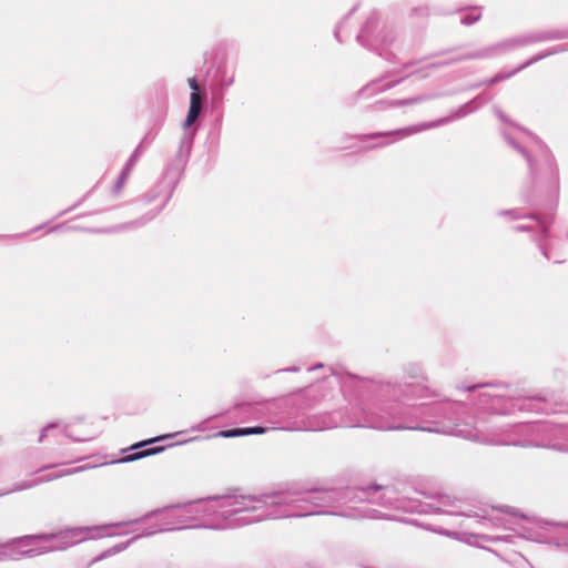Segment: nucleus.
<instances>
[{
	"label": "nucleus",
	"instance_id": "9d476101",
	"mask_svg": "<svg viewBox=\"0 0 568 568\" xmlns=\"http://www.w3.org/2000/svg\"><path fill=\"white\" fill-rule=\"evenodd\" d=\"M202 112L203 110L200 106H189L186 119L183 123V132L180 138L178 149L173 154L181 155L184 156V159L190 160L197 131V128H193V124L197 121Z\"/></svg>",
	"mask_w": 568,
	"mask_h": 568
},
{
	"label": "nucleus",
	"instance_id": "f704fd0d",
	"mask_svg": "<svg viewBox=\"0 0 568 568\" xmlns=\"http://www.w3.org/2000/svg\"><path fill=\"white\" fill-rule=\"evenodd\" d=\"M64 433H65L68 436H70V437H72L73 439H75V440H81V438H79V437H73L72 435L68 434L65 429H64Z\"/></svg>",
	"mask_w": 568,
	"mask_h": 568
},
{
	"label": "nucleus",
	"instance_id": "39448f33",
	"mask_svg": "<svg viewBox=\"0 0 568 568\" xmlns=\"http://www.w3.org/2000/svg\"><path fill=\"white\" fill-rule=\"evenodd\" d=\"M187 162L189 160L184 159V156L176 154H172L168 158L158 182L139 199V201L143 202L144 204H150L156 201H160V204L141 217L126 223L124 225L125 227H141L160 214V212L172 199L178 184L184 175Z\"/></svg>",
	"mask_w": 568,
	"mask_h": 568
},
{
	"label": "nucleus",
	"instance_id": "c85d7f7f",
	"mask_svg": "<svg viewBox=\"0 0 568 568\" xmlns=\"http://www.w3.org/2000/svg\"><path fill=\"white\" fill-rule=\"evenodd\" d=\"M473 440L483 442V443H490V444H505L504 442L498 440H488L486 438H479L478 436L470 437Z\"/></svg>",
	"mask_w": 568,
	"mask_h": 568
},
{
	"label": "nucleus",
	"instance_id": "ddd939ff",
	"mask_svg": "<svg viewBox=\"0 0 568 568\" xmlns=\"http://www.w3.org/2000/svg\"><path fill=\"white\" fill-rule=\"evenodd\" d=\"M438 97H440V94L434 93V94H420V95H416V97L407 98V99H395V100H387V101L379 100L375 103V105L378 109L400 108V106L423 103V102L429 101V100L438 98Z\"/></svg>",
	"mask_w": 568,
	"mask_h": 568
},
{
	"label": "nucleus",
	"instance_id": "b1692460",
	"mask_svg": "<svg viewBox=\"0 0 568 568\" xmlns=\"http://www.w3.org/2000/svg\"><path fill=\"white\" fill-rule=\"evenodd\" d=\"M155 136H156V133H155V132L150 131V132H148V133L142 138V140L140 141V143H139L138 145H141V148H142L143 150H145L146 148H149V146L152 144V142L154 141Z\"/></svg>",
	"mask_w": 568,
	"mask_h": 568
},
{
	"label": "nucleus",
	"instance_id": "2f4dec72",
	"mask_svg": "<svg viewBox=\"0 0 568 568\" xmlns=\"http://www.w3.org/2000/svg\"><path fill=\"white\" fill-rule=\"evenodd\" d=\"M471 101H477V103H480V106L486 103V99L484 94H478L476 98H474Z\"/></svg>",
	"mask_w": 568,
	"mask_h": 568
},
{
	"label": "nucleus",
	"instance_id": "0eeeda50",
	"mask_svg": "<svg viewBox=\"0 0 568 568\" xmlns=\"http://www.w3.org/2000/svg\"><path fill=\"white\" fill-rule=\"evenodd\" d=\"M479 108H480V103H477V101H468V102L464 103L463 105L458 106L457 109L453 110L447 116L440 118V119L435 120L429 123L407 126V128L393 130V131L375 132V133H371V134H358V135H355V138L361 141L381 139L382 141L374 144L372 148L385 146V145L392 144L393 142H395L399 139L406 138V136H408L413 133L419 132L422 130L442 126V125L448 124L450 122H454L456 120H460V119L467 116L468 114L476 112Z\"/></svg>",
	"mask_w": 568,
	"mask_h": 568
},
{
	"label": "nucleus",
	"instance_id": "6e6552de",
	"mask_svg": "<svg viewBox=\"0 0 568 568\" xmlns=\"http://www.w3.org/2000/svg\"><path fill=\"white\" fill-rule=\"evenodd\" d=\"M379 13L373 12L365 21L356 37V40L362 47L376 52L388 61H392L394 54L388 50V48L396 40V31L392 26H383L379 29Z\"/></svg>",
	"mask_w": 568,
	"mask_h": 568
},
{
	"label": "nucleus",
	"instance_id": "4468645a",
	"mask_svg": "<svg viewBox=\"0 0 568 568\" xmlns=\"http://www.w3.org/2000/svg\"><path fill=\"white\" fill-rule=\"evenodd\" d=\"M402 79L397 81H390L387 80L386 78L374 80L357 92V98H369L378 92H383L387 89L393 88Z\"/></svg>",
	"mask_w": 568,
	"mask_h": 568
},
{
	"label": "nucleus",
	"instance_id": "20e7f679",
	"mask_svg": "<svg viewBox=\"0 0 568 568\" xmlns=\"http://www.w3.org/2000/svg\"><path fill=\"white\" fill-rule=\"evenodd\" d=\"M187 162L189 160L184 159V156L176 154H172L168 158L158 182L139 199V201L143 202L144 204H150L156 201H160V204L141 217L126 223L124 225L125 227H141L160 214V212L172 199L178 184L184 175Z\"/></svg>",
	"mask_w": 568,
	"mask_h": 568
},
{
	"label": "nucleus",
	"instance_id": "f03ea898",
	"mask_svg": "<svg viewBox=\"0 0 568 568\" xmlns=\"http://www.w3.org/2000/svg\"><path fill=\"white\" fill-rule=\"evenodd\" d=\"M501 135L508 145L520 153L527 162L528 173L521 189L525 203L538 209V212L523 214L520 209L500 210L498 215L510 220H525L526 223L513 226L514 232L530 234L542 256L548 261L561 264L558 258L559 242L551 235L550 227L555 221V211L559 195L558 168L548 146L537 138H532L528 148L518 143L507 130Z\"/></svg>",
	"mask_w": 568,
	"mask_h": 568
},
{
	"label": "nucleus",
	"instance_id": "c9c22d12",
	"mask_svg": "<svg viewBox=\"0 0 568 568\" xmlns=\"http://www.w3.org/2000/svg\"><path fill=\"white\" fill-rule=\"evenodd\" d=\"M42 227H43L42 225L37 226V227H36V229H33L31 232L38 231V230H40V229H42Z\"/></svg>",
	"mask_w": 568,
	"mask_h": 568
},
{
	"label": "nucleus",
	"instance_id": "1a4fd4ad",
	"mask_svg": "<svg viewBox=\"0 0 568 568\" xmlns=\"http://www.w3.org/2000/svg\"><path fill=\"white\" fill-rule=\"evenodd\" d=\"M236 68L226 61H221L215 65L214 73L210 81L211 99L214 104H221L224 101L226 91L234 84Z\"/></svg>",
	"mask_w": 568,
	"mask_h": 568
},
{
	"label": "nucleus",
	"instance_id": "f257e3e1",
	"mask_svg": "<svg viewBox=\"0 0 568 568\" xmlns=\"http://www.w3.org/2000/svg\"><path fill=\"white\" fill-rule=\"evenodd\" d=\"M333 500L331 490H321L314 487H290L261 496L239 495L207 498L170 508L168 520L155 531L186 528L226 529L267 519L307 516L313 513H288L284 507L298 503H311L320 507L328 505Z\"/></svg>",
	"mask_w": 568,
	"mask_h": 568
},
{
	"label": "nucleus",
	"instance_id": "bb28decb",
	"mask_svg": "<svg viewBox=\"0 0 568 568\" xmlns=\"http://www.w3.org/2000/svg\"><path fill=\"white\" fill-rule=\"evenodd\" d=\"M88 194H85L82 199H80L74 205H72L71 207L67 209V210H63L62 212H60L58 214V217L59 216H62L69 212H71L73 209H75L77 206H79L85 199H87Z\"/></svg>",
	"mask_w": 568,
	"mask_h": 568
},
{
	"label": "nucleus",
	"instance_id": "4c0bfd02",
	"mask_svg": "<svg viewBox=\"0 0 568 568\" xmlns=\"http://www.w3.org/2000/svg\"><path fill=\"white\" fill-rule=\"evenodd\" d=\"M415 63H416V62H412V63H409V64H406V65H405V68L407 69V68H409L410 65H413V64H415Z\"/></svg>",
	"mask_w": 568,
	"mask_h": 568
},
{
	"label": "nucleus",
	"instance_id": "c756f323",
	"mask_svg": "<svg viewBox=\"0 0 568 568\" xmlns=\"http://www.w3.org/2000/svg\"><path fill=\"white\" fill-rule=\"evenodd\" d=\"M374 428L377 429H403L404 427L400 426H382V425H374Z\"/></svg>",
	"mask_w": 568,
	"mask_h": 568
},
{
	"label": "nucleus",
	"instance_id": "393cba45",
	"mask_svg": "<svg viewBox=\"0 0 568 568\" xmlns=\"http://www.w3.org/2000/svg\"><path fill=\"white\" fill-rule=\"evenodd\" d=\"M493 111H494V113L496 114V116H497L501 122L507 123V124H511V125H514V126H516V128H518V129H519V126H518L517 124H514V123L508 119V116L503 112V110H501L499 106L494 105V106H493Z\"/></svg>",
	"mask_w": 568,
	"mask_h": 568
},
{
	"label": "nucleus",
	"instance_id": "7c9ffc66",
	"mask_svg": "<svg viewBox=\"0 0 568 568\" xmlns=\"http://www.w3.org/2000/svg\"><path fill=\"white\" fill-rule=\"evenodd\" d=\"M171 436H172V435H168V437H171ZM163 438H166V436L158 437V438H155V439H151V440H149V443H153V442H156V440H160V439H163ZM146 444H148V442H143V443H140V444H138V445L133 446V448H138V447L144 446V445H146Z\"/></svg>",
	"mask_w": 568,
	"mask_h": 568
},
{
	"label": "nucleus",
	"instance_id": "5701e85b",
	"mask_svg": "<svg viewBox=\"0 0 568 568\" xmlns=\"http://www.w3.org/2000/svg\"><path fill=\"white\" fill-rule=\"evenodd\" d=\"M357 10V7H353V9L336 24L335 29H334V37L335 39L341 43L342 42V39H341V30H342V27L344 24V22Z\"/></svg>",
	"mask_w": 568,
	"mask_h": 568
},
{
	"label": "nucleus",
	"instance_id": "9b49d317",
	"mask_svg": "<svg viewBox=\"0 0 568 568\" xmlns=\"http://www.w3.org/2000/svg\"><path fill=\"white\" fill-rule=\"evenodd\" d=\"M568 50V44H564V45H558V47H555L552 48L551 50H548V51H545V52H541V53H538L534 57H531L530 59H528L527 61L523 62L520 65H518L516 69L509 71V72H498L496 75L483 81V82H479V83H476V84H473L470 87V89H477V88H480L483 85H494V84H497L504 80H507V79H510L511 77H514L515 74H517L518 72H520L521 70L530 67L531 64L549 57V55H552V54H556V53H559V52H564Z\"/></svg>",
	"mask_w": 568,
	"mask_h": 568
},
{
	"label": "nucleus",
	"instance_id": "f3484780",
	"mask_svg": "<svg viewBox=\"0 0 568 568\" xmlns=\"http://www.w3.org/2000/svg\"><path fill=\"white\" fill-rule=\"evenodd\" d=\"M481 18L480 8H471L467 12L462 13L460 16V24L464 26H471L479 21Z\"/></svg>",
	"mask_w": 568,
	"mask_h": 568
},
{
	"label": "nucleus",
	"instance_id": "a211bd4d",
	"mask_svg": "<svg viewBox=\"0 0 568 568\" xmlns=\"http://www.w3.org/2000/svg\"><path fill=\"white\" fill-rule=\"evenodd\" d=\"M161 450H163V448H162V447L141 450V452H138V453H134V454H131V455H128V456H125V457L121 458V459L119 460V463L133 462V460H136V459L143 458V457H146V456H150V455L156 454V453H159V452H161Z\"/></svg>",
	"mask_w": 568,
	"mask_h": 568
},
{
	"label": "nucleus",
	"instance_id": "2eb2a0df",
	"mask_svg": "<svg viewBox=\"0 0 568 568\" xmlns=\"http://www.w3.org/2000/svg\"><path fill=\"white\" fill-rule=\"evenodd\" d=\"M267 427H247V428H236L231 430L220 432L219 435L222 437H235V436H244V435H256L264 434L268 430Z\"/></svg>",
	"mask_w": 568,
	"mask_h": 568
},
{
	"label": "nucleus",
	"instance_id": "aec40b11",
	"mask_svg": "<svg viewBox=\"0 0 568 568\" xmlns=\"http://www.w3.org/2000/svg\"><path fill=\"white\" fill-rule=\"evenodd\" d=\"M382 487L379 486H375V487H372V488H368L367 490H363V494L367 495L366 496V500L369 501V503H375V504H379V505H383V506H387V505H390V500L389 499H385L384 497H381V498H374L371 496V491L374 490V491H377L379 490Z\"/></svg>",
	"mask_w": 568,
	"mask_h": 568
},
{
	"label": "nucleus",
	"instance_id": "ea45409f",
	"mask_svg": "<svg viewBox=\"0 0 568 568\" xmlns=\"http://www.w3.org/2000/svg\"><path fill=\"white\" fill-rule=\"evenodd\" d=\"M357 99H358V98L356 97V99H354V100H353V103H356V102H357Z\"/></svg>",
	"mask_w": 568,
	"mask_h": 568
},
{
	"label": "nucleus",
	"instance_id": "dca6fc26",
	"mask_svg": "<svg viewBox=\"0 0 568 568\" xmlns=\"http://www.w3.org/2000/svg\"><path fill=\"white\" fill-rule=\"evenodd\" d=\"M156 531L155 530H145L144 532L140 534V535H136L134 538H132L131 540H128L125 542H121L119 545H115L114 547L108 549L103 555L102 557H106V556H111V555H115L124 549H126L131 544L132 541L136 540L138 538L140 537H143V536H152L154 535Z\"/></svg>",
	"mask_w": 568,
	"mask_h": 568
},
{
	"label": "nucleus",
	"instance_id": "58836bf2",
	"mask_svg": "<svg viewBox=\"0 0 568 568\" xmlns=\"http://www.w3.org/2000/svg\"><path fill=\"white\" fill-rule=\"evenodd\" d=\"M357 99H358V98L356 97V99H354V100H353V103H356V102H357Z\"/></svg>",
	"mask_w": 568,
	"mask_h": 568
},
{
	"label": "nucleus",
	"instance_id": "f8f14e48",
	"mask_svg": "<svg viewBox=\"0 0 568 568\" xmlns=\"http://www.w3.org/2000/svg\"><path fill=\"white\" fill-rule=\"evenodd\" d=\"M81 469L82 468H68V469H63V470H59V471H52L45 476L38 477L34 479H26L20 483H16L14 485H12V487L10 489L0 491V497L6 496L11 493L30 489L39 484L51 481V480L61 478L63 476H69V475L75 474V473L80 471Z\"/></svg>",
	"mask_w": 568,
	"mask_h": 568
},
{
	"label": "nucleus",
	"instance_id": "4be33fe9",
	"mask_svg": "<svg viewBox=\"0 0 568 568\" xmlns=\"http://www.w3.org/2000/svg\"><path fill=\"white\" fill-rule=\"evenodd\" d=\"M206 100V93L203 92H191L190 105L200 106L203 110L204 102Z\"/></svg>",
	"mask_w": 568,
	"mask_h": 568
},
{
	"label": "nucleus",
	"instance_id": "6ab92c4d",
	"mask_svg": "<svg viewBox=\"0 0 568 568\" xmlns=\"http://www.w3.org/2000/svg\"><path fill=\"white\" fill-rule=\"evenodd\" d=\"M132 170L123 166V169L121 170L114 185H113V189H112V193L113 194H119L120 191L122 190L123 185L125 184L130 173H131Z\"/></svg>",
	"mask_w": 568,
	"mask_h": 568
},
{
	"label": "nucleus",
	"instance_id": "473e14b6",
	"mask_svg": "<svg viewBox=\"0 0 568 568\" xmlns=\"http://www.w3.org/2000/svg\"><path fill=\"white\" fill-rule=\"evenodd\" d=\"M500 510L505 511V513H508V514H510L513 516H517L518 515L517 511L514 508H511V507L500 508Z\"/></svg>",
	"mask_w": 568,
	"mask_h": 568
},
{
	"label": "nucleus",
	"instance_id": "412c9836",
	"mask_svg": "<svg viewBox=\"0 0 568 568\" xmlns=\"http://www.w3.org/2000/svg\"><path fill=\"white\" fill-rule=\"evenodd\" d=\"M144 150L141 148V145H138L134 151L129 156L128 161L125 162L124 166L132 170L141 155L143 154Z\"/></svg>",
	"mask_w": 568,
	"mask_h": 568
},
{
	"label": "nucleus",
	"instance_id": "e433bc0d",
	"mask_svg": "<svg viewBox=\"0 0 568 568\" xmlns=\"http://www.w3.org/2000/svg\"><path fill=\"white\" fill-rule=\"evenodd\" d=\"M477 387H479V385H474L473 387H468L467 389L470 390V389H475Z\"/></svg>",
	"mask_w": 568,
	"mask_h": 568
},
{
	"label": "nucleus",
	"instance_id": "a878e982",
	"mask_svg": "<svg viewBox=\"0 0 568 568\" xmlns=\"http://www.w3.org/2000/svg\"><path fill=\"white\" fill-rule=\"evenodd\" d=\"M57 427H58L57 423H50L45 427H43L41 433H40V436L38 438V442L39 443L43 442V439L48 436L49 432L54 429V428H57Z\"/></svg>",
	"mask_w": 568,
	"mask_h": 568
},
{
	"label": "nucleus",
	"instance_id": "72a5a7b5",
	"mask_svg": "<svg viewBox=\"0 0 568 568\" xmlns=\"http://www.w3.org/2000/svg\"><path fill=\"white\" fill-rule=\"evenodd\" d=\"M61 227H62V225L53 226V227L50 229V232H55V231H58Z\"/></svg>",
	"mask_w": 568,
	"mask_h": 568
},
{
	"label": "nucleus",
	"instance_id": "cd10ccee",
	"mask_svg": "<svg viewBox=\"0 0 568 568\" xmlns=\"http://www.w3.org/2000/svg\"><path fill=\"white\" fill-rule=\"evenodd\" d=\"M187 83H189V87L192 90V92H199L200 91V87H199L196 78H190L187 80Z\"/></svg>",
	"mask_w": 568,
	"mask_h": 568
},
{
	"label": "nucleus",
	"instance_id": "423d86ee",
	"mask_svg": "<svg viewBox=\"0 0 568 568\" xmlns=\"http://www.w3.org/2000/svg\"><path fill=\"white\" fill-rule=\"evenodd\" d=\"M559 39H568V30L542 31L513 37L465 54L454 55L445 60H436L429 63L428 68H442L465 60L493 59L531 43Z\"/></svg>",
	"mask_w": 568,
	"mask_h": 568
},
{
	"label": "nucleus",
	"instance_id": "7ed1b4c3",
	"mask_svg": "<svg viewBox=\"0 0 568 568\" xmlns=\"http://www.w3.org/2000/svg\"><path fill=\"white\" fill-rule=\"evenodd\" d=\"M140 519L97 526L73 527L50 535H30L0 544L2 559H19L28 556L33 557L49 551L63 550L87 540H97L105 537L121 536L123 532L111 531Z\"/></svg>",
	"mask_w": 568,
	"mask_h": 568
}]
</instances>
